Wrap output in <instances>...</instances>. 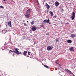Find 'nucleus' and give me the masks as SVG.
<instances>
[{"mask_svg":"<svg viewBox=\"0 0 76 76\" xmlns=\"http://www.w3.org/2000/svg\"><path fill=\"white\" fill-rule=\"evenodd\" d=\"M30 10H28L26 11L25 15V16L27 18H29V16H30Z\"/></svg>","mask_w":76,"mask_h":76,"instance_id":"nucleus-1","label":"nucleus"},{"mask_svg":"<svg viewBox=\"0 0 76 76\" xmlns=\"http://www.w3.org/2000/svg\"><path fill=\"white\" fill-rule=\"evenodd\" d=\"M76 13L75 12H73L72 15V16L71 17L72 18V20H74L75 19V14Z\"/></svg>","mask_w":76,"mask_h":76,"instance_id":"nucleus-2","label":"nucleus"},{"mask_svg":"<svg viewBox=\"0 0 76 76\" xmlns=\"http://www.w3.org/2000/svg\"><path fill=\"white\" fill-rule=\"evenodd\" d=\"M53 47L51 46H48L47 47V50L48 51H51L52 49H53Z\"/></svg>","mask_w":76,"mask_h":76,"instance_id":"nucleus-3","label":"nucleus"},{"mask_svg":"<svg viewBox=\"0 0 76 76\" xmlns=\"http://www.w3.org/2000/svg\"><path fill=\"white\" fill-rule=\"evenodd\" d=\"M14 50L16 51V54H20V53H21L20 52V54L19 53V52L18 51L19 49H18V48H17L16 49L15 48Z\"/></svg>","mask_w":76,"mask_h":76,"instance_id":"nucleus-4","label":"nucleus"},{"mask_svg":"<svg viewBox=\"0 0 76 76\" xmlns=\"http://www.w3.org/2000/svg\"><path fill=\"white\" fill-rule=\"evenodd\" d=\"M69 50H70V51H74V48L72 47H70L69 48Z\"/></svg>","mask_w":76,"mask_h":76,"instance_id":"nucleus-5","label":"nucleus"},{"mask_svg":"<svg viewBox=\"0 0 76 76\" xmlns=\"http://www.w3.org/2000/svg\"><path fill=\"white\" fill-rule=\"evenodd\" d=\"M49 22L50 20H49V19L48 20H44V23H49Z\"/></svg>","mask_w":76,"mask_h":76,"instance_id":"nucleus-6","label":"nucleus"},{"mask_svg":"<svg viewBox=\"0 0 76 76\" xmlns=\"http://www.w3.org/2000/svg\"><path fill=\"white\" fill-rule=\"evenodd\" d=\"M55 5L56 7H57V6L59 5V3H58V1H56L55 2Z\"/></svg>","mask_w":76,"mask_h":76,"instance_id":"nucleus-7","label":"nucleus"},{"mask_svg":"<svg viewBox=\"0 0 76 76\" xmlns=\"http://www.w3.org/2000/svg\"><path fill=\"white\" fill-rule=\"evenodd\" d=\"M36 29H37V28L35 27V26H34L32 27V31H35Z\"/></svg>","mask_w":76,"mask_h":76,"instance_id":"nucleus-8","label":"nucleus"},{"mask_svg":"<svg viewBox=\"0 0 76 76\" xmlns=\"http://www.w3.org/2000/svg\"><path fill=\"white\" fill-rule=\"evenodd\" d=\"M45 6L48 9H49V8H50V7L49 5H48V4L47 3H46L45 4Z\"/></svg>","mask_w":76,"mask_h":76,"instance_id":"nucleus-9","label":"nucleus"},{"mask_svg":"<svg viewBox=\"0 0 76 76\" xmlns=\"http://www.w3.org/2000/svg\"><path fill=\"white\" fill-rule=\"evenodd\" d=\"M8 25L10 26V27H12V24L11 23V21H10L9 22H8Z\"/></svg>","mask_w":76,"mask_h":76,"instance_id":"nucleus-10","label":"nucleus"},{"mask_svg":"<svg viewBox=\"0 0 76 76\" xmlns=\"http://www.w3.org/2000/svg\"><path fill=\"white\" fill-rule=\"evenodd\" d=\"M26 54H27V51H24L23 52V55L26 56Z\"/></svg>","mask_w":76,"mask_h":76,"instance_id":"nucleus-11","label":"nucleus"},{"mask_svg":"<svg viewBox=\"0 0 76 76\" xmlns=\"http://www.w3.org/2000/svg\"><path fill=\"white\" fill-rule=\"evenodd\" d=\"M72 41L71 40H68L67 41V42L69 44L72 43Z\"/></svg>","mask_w":76,"mask_h":76,"instance_id":"nucleus-12","label":"nucleus"},{"mask_svg":"<svg viewBox=\"0 0 76 76\" xmlns=\"http://www.w3.org/2000/svg\"><path fill=\"white\" fill-rule=\"evenodd\" d=\"M75 37V35L74 34H72L70 36V37L71 38H74Z\"/></svg>","mask_w":76,"mask_h":76,"instance_id":"nucleus-13","label":"nucleus"},{"mask_svg":"<svg viewBox=\"0 0 76 76\" xmlns=\"http://www.w3.org/2000/svg\"><path fill=\"white\" fill-rule=\"evenodd\" d=\"M50 15H51V16H53V13L52 12L50 11Z\"/></svg>","mask_w":76,"mask_h":76,"instance_id":"nucleus-14","label":"nucleus"},{"mask_svg":"<svg viewBox=\"0 0 76 76\" xmlns=\"http://www.w3.org/2000/svg\"><path fill=\"white\" fill-rule=\"evenodd\" d=\"M56 42H58L59 41V40H58V38H57L55 39Z\"/></svg>","mask_w":76,"mask_h":76,"instance_id":"nucleus-15","label":"nucleus"},{"mask_svg":"<svg viewBox=\"0 0 76 76\" xmlns=\"http://www.w3.org/2000/svg\"><path fill=\"white\" fill-rule=\"evenodd\" d=\"M44 66L45 67H46V68H47V69H48L49 68L48 66H47L46 65H44Z\"/></svg>","mask_w":76,"mask_h":76,"instance_id":"nucleus-16","label":"nucleus"},{"mask_svg":"<svg viewBox=\"0 0 76 76\" xmlns=\"http://www.w3.org/2000/svg\"><path fill=\"white\" fill-rule=\"evenodd\" d=\"M31 25H34V21H32V22H31Z\"/></svg>","mask_w":76,"mask_h":76,"instance_id":"nucleus-17","label":"nucleus"},{"mask_svg":"<svg viewBox=\"0 0 76 76\" xmlns=\"http://www.w3.org/2000/svg\"><path fill=\"white\" fill-rule=\"evenodd\" d=\"M28 54L29 56L30 54H31V52H29V51H28Z\"/></svg>","mask_w":76,"mask_h":76,"instance_id":"nucleus-18","label":"nucleus"},{"mask_svg":"<svg viewBox=\"0 0 76 76\" xmlns=\"http://www.w3.org/2000/svg\"><path fill=\"white\" fill-rule=\"evenodd\" d=\"M0 8H1V9H3V8H4V7H3L2 6H0Z\"/></svg>","mask_w":76,"mask_h":76,"instance_id":"nucleus-19","label":"nucleus"},{"mask_svg":"<svg viewBox=\"0 0 76 76\" xmlns=\"http://www.w3.org/2000/svg\"><path fill=\"white\" fill-rule=\"evenodd\" d=\"M58 61L57 60L56 61V64H58Z\"/></svg>","mask_w":76,"mask_h":76,"instance_id":"nucleus-20","label":"nucleus"},{"mask_svg":"<svg viewBox=\"0 0 76 76\" xmlns=\"http://www.w3.org/2000/svg\"><path fill=\"white\" fill-rule=\"evenodd\" d=\"M12 52H13V53H16V52L15 51H12Z\"/></svg>","mask_w":76,"mask_h":76,"instance_id":"nucleus-21","label":"nucleus"},{"mask_svg":"<svg viewBox=\"0 0 76 76\" xmlns=\"http://www.w3.org/2000/svg\"><path fill=\"white\" fill-rule=\"evenodd\" d=\"M40 26L41 27H43L44 26L43 25H41Z\"/></svg>","mask_w":76,"mask_h":76,"instance_id":"nucleus-22","label":"nucleus"},{"mask_svg":"<svg viewBox=\"0 0 76 76\" xmlns=\"http://www.w3.org/2000/svg\"><path fill=\"white\" fill-rule=\"evenodd\" d=\"M24 26H26V23H24Z\"/></svg>","mask_w":76,"mask_h":76,"instance_id":"nucleus-23","label":"nucleus"},{"mask_svg":"<svg viewBox=\"0 0 76 76\" xmlns=\"http://www.w3.org/2000/svg\"><path fill=\"white\" fill-rule=\"evenodd\" d=\"M46 35H49V33H47V34H46Z\"/></svg>","mask_w":76,"mask_h":76,"instance_id":"nucleus-24","label":"nucleus"},{"mask_svg":"<svg viewBox=\"0 0 76 76\" xmlns=\"http://www.w3.org/2000/svg\"><path fill=\"white\" fill-rule=\"evenodd\" d=\"M66 24H69V23H66L65 24V25H66Z\"/></svg>","mask_w":76,"mask_h":76,"instance_id":"nucleus-25","label":"nucleus"},{"mask_svg":"<svg viewBox=\"0 0 76 76\" xmlns=\"http://www.w3.org/2000/svg\"><path fill=\"white\" fill-rule=\"evenodd\" d=\"M55 18H57V16H56V15H55Z\"/></svg>","mask_w":76,"mask_h":76,"instance_id":"nucleus-26","label":"nucleus"},{"mask_svg":"<svg viewBox=\"0 0 76 76\" xmlns=\"http://www.w3.org/2000/svg\"><path fill=\"white\" fill-rule=\"evenodd\" d=\"M44 21H43L42 23V24H44Z\"/></svg>","mask_w":76,"mask_h":76,"instance_id":"nucleus-27","label":"nucleus"},{"mask_svg":"<svg viewBox=\"0 0 76 76\" xmlns=\"http://www.w3.org/2000/svg\"><path fill=\"white\" fill-rule=\"evenodd\" d=\"M7 1V0H3V1Z\"/></svg>","mask_w":76,"mask_h":76,"instance_id":"nucleus-28","label":"nucleus"},{"mask_svg":"<svg viewBox=\"0 0 76 76\" xmlns=\"http://www.w3.org/2000/svg\"><path fill=\"white\" fill-rule=\"evenodd\" d=\"M47 13H48V11H47Z\"/></svg>","mask_w":76,"mask_h":76,"instance_id":"nucleus-29","label":"nucleus"},{"mask_svg":"<svg viewBox=\"0 0 76 76\" xmlns=\"http://www.w3.org/2000/svg\"><path fill=\"white\" fill-rule=\"evenodd\" d=\"M10 51H11V52H12L13 51H12V50H10Z\"/></svg>","mask_w":76,"mask_h":76,"instance_id":"nucleus-30","label":"nucleus"},{"mask_svg":"<svg viewBox=\"0 0 76 76\" xmlns=\"http://www.w3.org/2000/svg\"><path fill=\"white\" fill-rule=\"evenodd\" d=\"M36 44V42H35V43H34V44Z\"/></svg>","mask_w":76,"mask_h":76,"instance_id":"nucleus-31","label":"nucleus"},{"mask_svg":"<svg viewBox=\"0 0 76 76\" xmlns=\"http://www.w3.org/2000/svg\"><path fill=\"white\" fill-rule=\"evenodd\" d=\"M36 1H37V2H38V0H36Z\"/></svg>","mask_w":76,"mask_h":76,"instance_id":"nucleus-32","label":"nucleus"},{"mask_svg":"<svg viewBox=\"0 0 76 76\" xmlns=\"http://www.w3.org/2000/svg\"><path fill=\"white\" fill-rule=\"evenodd\" d=\"M11 53L10 51L9 52V53Z\"/></svg>","mask_w":76,"mask_h":76,"instance_id":"nucleus-33","label":"nucleus"},{"mask_svg":"<svg viewBox=\"0 0 76 76\" xmlns=\"http://www.w3.org/2000/svg\"><path fill=\"white\" fill-rule=\"evenodd\" d=\"M27 22L28 23V22H29V21H27Z\"/></svg>","mask_w":76,"mask_h":76,"instance_id":"nucleus-34","label":"nucleus"},{"mask_svg":"<svg viewBox=\"0 0 76 76\" xmlns=\"http://www.w3.org/2000/svg\"><path fill=\"white\" fill-rule=\"evenodd\" d=\"M59 66H61V65H60V64H59Z\"/></svg>","mask_w":76,"mask_h":76,"instance_id":"nucleus-35","label":"nucleus"},{"mask_svg":"<svg viewBox=\"0 0 76 76\" xmlns=\"http://www.w3.org/2000/svg\"><path fill=\"white\" fill-rule=\"evenodd\" d=\"M13 56H14V55H13Z\"/></svg>","mask_w":76,"mask_h":76,"instance_id":"nucleus-36","label":"nucleus"},{"mask_svg":"<svg viewBox=\"0 0 76 76\" xmlns=\"http://www.w3.org/2000/svg\"><path fill=\"white\" fill-rule=\"evenodd\" d=\"M49 24H51V23H49Z\"/></svg>","mask_w":76,"mask_h":76,"instance_id":"nucleus-37","label":"nucleus"},{"mask_svg":"<svg viewBox=\"0 0 76 76\" xmlns=\"http://www.w3.org/2000/svg\"><path fill=\"white\" fill-rule=\"evenodd\" d=\"M44 0V1H45V0Z\"/></svg>","mask_w":76,"mask_h":76,"instance_id":"nucleus-38","label":"nucleus"},{"mask_svg":"<svg viewBox=\"0 0 76 76\" xmlns=\"http://www.w3.org/2000/svg\"><path fill=\"white\" fill-rule=\"evenodd\" d=\"M28 10H30L29 9H28Z\"/></svg>","mask_w":76,"mask_h":76,"instance_id":"nucleus-39","label":"nucleus"}]
</instances>
